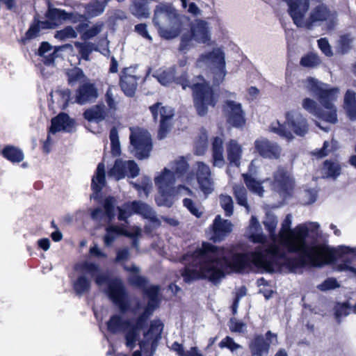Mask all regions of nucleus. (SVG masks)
<instances>
[{
	"mask_svg": "<svg viewBox=\"0 0 356 356\" xmlns=\"http://www.w3.org/2000/svg\"><path fill=\"white\" fill-rule=\"evenodd\" d=\"M292 215H286L278 233V244L266 245V236L262 233L257 218L250 219V238L261 244L249 257L238 253L234 248H218L204 243L200 249L193 254H186L184 261L191 264L181 271L186 282L200 277H207L217 282L224 277L225 273L241 271L252 261L259 268L272 273L281 266H286L291 272L305 266L321 267L339 259H348V255L356 254V250L347 246L330 249L323 245H308L307 238L318 235L320 225L317 222H307L291 229Z\"/></svg>",
	"mask_w": 356,
	"mask_h": 356,
	"instance_id": "f257e3e1",
	"label": "nucleus"
},
{
	"mask_svg": "<svg viewBox=\"0 0 356 356\" xmlns=\"http://www.w3.org/2000/svg\"><path fill=\"white\" fill-rule=\"evenodd\" d=\"M158 81L163 86L172 82L180 84L183 89L191 88L193 92L194 106L198 115H205L208 106H214L217 100L210 86L205 81L194 83L188 79L187 72L181 67H170L161 72H156L154 75Z\"/></svg>",
	"mask_w": 356,
	"mask_h": 356,
	"instance_id": "f03ea898",
	"label": "nucleus"
},
{
	"mask_svg": "<svg viewBox=\"0 0 356 356\" xmlns=\"http://www.w3.org/2000/svg\"><path fill=\"white\" fill-rule=\"evenodd\" d=\"M305 86L317 97L323 109L318 107L316 101L308 97L303 99L302 108L319 119L336 124L338 122L337 109L334 102L338 98L339 89L330 88L329 85L312 77L306 79Z\"/></svg>",
	"mask_w": 356,
	"mask_h": 356,
	"instance_id": "7ed1b4c3",
	"label": "nucleus"
},
{
	"mask_svg": "<svg viewBox=\"0 0 356 356\" xmlns=\"http://www.w3.org/2000/svg\"><path fill=\"white\" fill-rule=\"evenodd\" d=\"M83 273L90 275L95 279L96 284L102 287L106 285L104 292L109 298L119 307L120 311L124 314L129 309L136 314L142 308V304L139 299L136 298L133 305L129 307L127 301V293L122 282L118 278H111L108 273L102 272L99 266L95 264L84 262L81 265Z\"/></svg>",
	"mask_w": 356,
	"mask_h": 356,
	"instance_id": "20e7f679",
	"label": "nucleus"
},
{
	"mask_svg": "<svg viewBox=\"0 0 356 356\" xmlns=\"http://www.w3.org/2000/svg\"><path fill=\"white\" fill-rule=\"evenodd\" d=\"M188 164L181 157L172 162L168 168L163 169V172L156 177L154 182L163 195H172L175 194L191 195L193 192L188 188L179 185L175 188V184L177 180L191 183L194 181V175L188 172Z\"/></svg>",
	"mask_w": 356,
	"mask_h": 356,
	"instance_id": "39448f33",
	"label": "nucleus"
},
{
	"mask_svg": "<svg viewBox=\"0 0 356 356\" xmlns=\"http://www.w3.org/2000/svg\"><path fill=\"white\" fill-rule=\"evenodd\" d=\"M284 1L288 4L289 15L298 27L312 29L318 22L327 20L330 23V28H332L334 25L335 14L331 13L324 5L316 6L307 17L309 8V0H284Z\"/></svg>",
	"mask_w": 356,
	"mask_h": 356,
	"instance_id": "423d86ee",
	"label": "nucleus"
},
{
	"mask_svg": "<svg viewBox=\"0 0 356 356\" xmlns=\"http://www.w3.org/2000/svg\"><path fill=\"white\" fill-rule=\"evenodd\" d=\"M154 24L160 35L165 39L175 38L181 31L180 17L176 9L168 3H159L156 6Z\"/></svg>",
	"mask_w": 356,
	"mask_h": 356,
	"instance_id": "0eeeda50",
	"label": "nucleus"
},
{
	"mask_svg": "<svg viewBox=\"0 0 356 356\" xmlns=\"http://www.w3.org/2000/svg\"><path fill=\"white\" fill-rule=\"evenodd\" d=\"M107 328L113 334L124 332L125 345L130 350H133L136 346L140 331L143 327H138L137 318L133 322L130 319H124L121 316L115 314L107 322Z\"/></svg>",
	"mask_w": 356,
	"mask_h": 356,
	"instance_id": "6e6552de",
	"label": "nucleus"
},
{
	"mask_svg": "<svg viewBox=\"0 0 356 356\" xmlns=\"http://www.w3.org/2000/svg\"><path fill=\"white\" fill-rule=\"evenodd\" d=\"M197 65L201 68H209L214 74V81L218 84L222 81L225 75V54L219 49L202 54L197 60Z\"/></svg>",
	"mask_w": 356,
	"mask_h": 356,
	"instance_id": "1a4fd4ad",
	"label": "nucleus"
},
{
	"mask_svg": "<svg viewBox=\"0 0 356 356\" xmlns=\"http://www.w3.org/2000/svg\"><path fill=\"white\" fill-rule=\"evenodd\" d=\"M130 152L138 159H146L150 156L152 141L149 133L141 128H130Z\"/></svg>",
	"mask_w": 356,
	"mask_h": 356,
	"instance_id": "9d476101",
	"label": "nucleus"
},
{
	"mask_svg": "<svg viewBox=\"0 0 356 356\" xmlns=\"http://www.w3.org/2000/svg\"><path fill=\"white\" fill-rule=\"evenodd\" d=\"M163 329V324L160 320L155 319L151 321L149 330L143 333V339H139L137 341L140 350L134 351L132 356H142L141 352L148 351L149 349L154 351L158 341L161 337Z\"/></svg>",
	"mask_w": 356,
	"mask_h": 356,
	"instance_id": "9b49d317",
	"label": "nucleus"
},
{
	"mask_svg": "<svg viewBox=\"0 0 356 356\" xmlns=\"http://www.w3.org/2000/svg\"><path fill=\"white\" fill-rule=\"evenodd\" d=\"M149 110L155 120L160 115V127L158 132L159 139L164 138L172 126L171 120L174 115V111L170 107L161 106V103H156L149 107Z\"/></svg>",
	"mask_w": 356,
	"mask_h": 356,
	"instance_id": "f8f14e48",
	"label": "nucleus"
},
{
	"mask_svg": "<svg viewBox=\"0 0 356 356\" xmlns=\"http://www.w3.org/2000/svg\"><path fill=\"white\" fill-rule=\"evenodd\" d=\"M85 18L83 15L68 13L60 9L49 8L48 13H46V29L56 28L66 20L75 23L83 21Z\"/></svg>",
	"mask_w": 356,
	"mask_h": 356,
	"instance_id": "ddd939ff",
	"label": "nucleus"
},
{
	"mask_svg": "<svg viewBox=\"0 0 356 356\" xmlns=\"http://www.w3.org/2000/svg\"><path fill=\"white\" fill-rule=\"evenodd\" d=\"M139 168L134 161L117 159L113 167L108 172V176L115 180L123 179L125 176L134 178L139 175Z\"/></svg>",
	"mask_w": 356,
	"mask_h": 356,
	"instance_id": "4468645a",
	"label": "nucleus"
},
{
	"mask_svg": "<svg viewBox=\"0 0 356 356\" xmlns=\"http://www.w3.org/2000/svg\"><path fill=\"white\" fill-rule=\"evenodd\" d=\"M159 286L152 285L146 289L145 293L148 296L149 300L144 311L137 317L138 327H144L147 324V319L153 314L154 311L159 307V300L158 293Z\"/></svg>",
	"mask_w": 356,
	"mask_h": 356,
	"instance_id": "2eb2a0df",
	"label": "nucleus"
},
{
	"mask_svg": "<svg viewBox=\"0 0 356 356\" xmlns=\"http://www.w3.org/2000/svg\"><path fill=\"white\" fill-rule=\"evenodd\" d=\"M276 334L268 331L265 337L261 334H257L250 340L248 347L251 356H267L269 352L271 338H275Z\"/></svg>",
	"mask_w": 356,
	"mask_h": 356,
	"instance_id": "dca6fc26",
	"label": "nucleus"
},
{
	"mask_svg": "<svg viewBox=\"0 0 356 356\" xmlns=\"http://www.w3.org/2000/svg\"><path fill=\"white\" fill-rule=\"evenodd\" d=\"M115 200L109 197L104 201V209H90L91 218L99 223H110L115 217Z\"/></svg>",
	"mask_w": 356,
	"mask_h": 356,
	"instance_id": "f3484780",
	"label": "nucleus"
},
{
	"mask_svg": "<svg viewBox=\"0 0 356 356\" xmlns=\"http://www.w3.org/2000/svg\"><path fill=\"white\" fill-rule=\"evenodd\" d=\"M196 179L200 188L205 194H211L214 190V179L211 169L203 162L197 163Z\"/></svg>",
	"mask_w": 356,
	"mask_h": 356,
	"instance_id": "a211bd4d",
	"label": "nucleus"
},
{
	"mask_svg": "<svg viewBox=\"0 0 356 356\" xmlns=\"http://www.w3.org/2000/svg\"><path fill=\"white\" fill-rule=\"evenodd\" d=\"M224 110L229 124L236 128H241L245 125V120L241 104L227 100Z\"/></svg>",
	"mask_w": 356,
	"mask_h": 356,
	"instance_id": "6ab92c4d",
	"label": "nucleus"
},
{
	"mask_svg": "<svg viewBox=\"0 0 356 356\" xmlns=\"http://www.w3.org/2000/svg\"><path fill=\"white\" fill-rule=\"evenodd\" d=\"M255 149L259 155L267 159H278L282 149L275 143L265 138H259L254 141Z\"/></svg>",
	"mask_w": 356,
	"mask_h": 356,
	"instance_id": "aec40b11",
	"label": "nucleus"
},
{
	"mask_svg": "<svg viewBox=\"0 0 356 356\" xmlns=\"http://www.w3.org/2000/svg\"><path fill=\"white\" fill-rule=\"evenodd\" d=\"M299 136H304L309 131L307 120L298 112L291 111L286 113V122Z\"/></svg>",
	"mask_w": 356,
	"mask_h": 356,
	"instance_id": "412c9836",
	"label": "nucleus"
},
{
	"mask_svg": "<svg viewBox=\"0 0 356 356\" xmlns=\"http://www.w3.org/2000/svg\"><path fill=\"white\" fill-rule=\"evenodd\" d=\"M274 186L280 193H289L293 188V180L289 172L280 167L274 173Z\"/></svg>",
	"mask_w": 356,
	"mask_h": 356,
	"instance_id": "4be33fe9",
	"label": "nucleus"
},
{
	"mask_svg": "<svg viewBox=\"0 0 356 356\" xmlns=\"http://www.w3.org/2000/svg\"><path fill=\"white\" fill-rule=\"evenodd\" d=\"M131 68H125L120 76V85L122 90L128 97L134 95L137 88V78L132 74Z\"/></svg>",
	"mask_w": 356,
	"mask_h": 356,
	"instance_id": "5701e85b",
	"label": "nucleus"
},
{
	"mask_svg": "<svg viewBox=\"0 0 356 356\" xmlns=\"http://www.w3.org/2000/svg\"><path fill=\"white\" fill-rule=\"evenodd\" d=\"M98 97V91L93 83H85L77 90L76 102L85 104L95 101Z\"/></svg>",
	"mask_w": 356,
	"mask_h": 356,
	"instance_id": "b1692460",
	"label": "nucleus"
},
{
	"mask_svg": "<svg viewBox=\"0 0 356 356\" xmlns=\"http://www.w3.org/2000/svg\"><path fill=\"white\" fill-rule=\"evenodd\" d=\"M212 227L213 232L212 238L215 241H220L231 232L232 225L229 220H224L218 215L216 217Z\"/></svg>",
	"mask_w": 356,
	"mask_h": 356,
	"instance_id": "393cba45",
	"label": "nucleus"
},
{
	"mask_svg": "<svg viewBox=\"0 0 356 356\" xmlns=\"http://www.w3.org/2000/svg\"><path fill=\"white\" fill-rule=\"evenodd\" d=\"M128 208L134 213L140 214L145 218L149 219L151 222L159 224L156 212L148 204L140 201H134L128 206Z\"/></svg>",
	"mask_w": 356,
	"mask_h": 356,
	"instance_id": "a878e982",
	"label": "nucleus"
},
{
	"mask_svg": "<svg viewBox=\"0 0 356 356\" xmlns=\"http://www.w3.org/2000/svg\"><path fill=\"white\" fill-rule=\"evenodd\" d=\"M74 127V122L70 119L65 113H60L51 121L50 133L55 134L57 131H64L70 132Z\"/></svg>",
	"mask_w": 356,
	"mask_h": 356,
	"instance_id": "bb28decb",
	"label": "nucleus"
},
{
	"mask_svg": "<svg viewBox=\"0 0 356 356\" xmlns=\"http://www.w3.org/2000/svg\"><path fill=\"white\" fill-rule=\"evenodd\" d=\"M191 31L193 39L197 42L206 43L210 40L208 24L204 20H196Z\"/></svg>",
	"mask_w": 356,
	"mask_h": 356,
	"instance_id": "cd10ccee",
	"label": "nucleus"
},
{
	"mask_svg": "<svg viewBox=\"0 0 356 356\" xmlns=\"http://www.w3.org/2000/svg\"><path fill=\"white\" fill-rule=\"evenodd\" d=\"M227 157L229 164L238 167L241 163V159L243 153V149L240 144L234 140H231L227 144Z\"/></svg>",
	"mask_w": 356,
	"mask_h": 356,
	"instance_id": "c85d7f7f",
	"label": "nucleus"
},
{
	"mask_svg": "<svg viewBox=\"0 0 356 356\" xmlns=\"http://www.w3.org/2000/svg\"><path fill=\"white\" fill-rule=\"evenodd\" d=\"M223 140L220 137H215L212 143L213 165L215 167L222 168L225 164L224 158Z\"/></svg>",
	"mask_w": 356,
	"mask_h": 356,
	"instance_id": "c756f323",
	"label": "nucleus"
},
{
	"mask_svg": "<svg viewBox=\"0 0 356 356\" xmlns=\"http://www.w3.org/2000/svg\"><path fill=\"white\" fill-rule=\"evenodd\" d=\"M51 104H56L58 108L65 109L70 99V90L67 88H58L50 93Z\"/></svg>",
	"mask_w": 356,
	"mask_h": 356,
	"instance_id": "7c9ffc66",
	"label": "nucleus"
},
{
	"mask_svg": "<svg viewBox=\"0 0 356 356\" xmlns=\"http://www.w3.org/2000/svg\"><path fill=\"white\" fill-rule=\"evenodd\" d=\"M107 109L104 104H99L87 109L84 113V118L88 121L101 122L107 116Z\"/></svg>",
	"mask_w": 356,
	"mask_h": 356,
	"instance_id": "2f4dec72",
	"label": "nucleus"
},
{
	"mask_svg": "<svg viewBox=\"0 0 356 356\" xmlns=\"http://www.w3.org/2000/svg\"><path fill=\"white\" fill-rule=\"evenodd\" d=\"M277 217L270 213H266L265 220H264L263 223L266 229V230L268 232L270 238L271 240L270 243H267L266 240L264 241V243L266 245H273V244H278V234L275 233V229L277 225Z\"/></svg>",
	"mask_w": 356,
	"mask_h": 356,
	"instance_id": "473e14b6",
	"label": "nucleus"
},
{
	"mask_svg": "<svg viewBox=\"0 0 356 356\" xmlns=\"http://www.w3.org/2000/svg\"><path fill=\"white\" fill-rule=\"evenodd\" d=\"M344 109L350 120H356V93L347 90L344 97Z\"/></svg>",
	"mask_w": 356,
	"mask_h": 356,
	"instance_id": "72a5a7b5",
	"label": "nucleus"
},
{
	"mask_svg": "<svg viewBox=\"0 0 356 356\" xmlns=\"http://www.w3.org/2000/svg\"><path fill=\"white\" fill-rule=\"evenodd\" d=\"M105 184V166L103 163H99L97 165L96 174L92 179V188L95 193L101 191Z\"/></svg>",
	"mask_w": 356,
	"mask_h": 356,
	"instance_id": "f704fd0d",
	"label": "nucleus"
},
{
	"mask_svg": "<svg viewBox=\"0 0 356 356\" xmlns=\"http://www.w3.org/2000/svg\"><path fill=\"white\" fill-rule=\"evenodd\" d=\"M106 7L105 1L93 0L85 6L86 15L88 17H95L102 15Z\"/></svg>",
	"mask_w": 356,
	"mask_h": 356,
	"instance_id": "c9c22d12",
	"label": "nucleus"
},
{
	"mask_svg": "<svg viewBox=\"0 0 356 356\" xmlns=\"http://www.w3.org/2000/svg\"><path fill=\"white\" fill-rule=\"evenodd\" d=\"M1 154L3 157L13 163H19L24 157L21 149L12 145L6 146Z\"/></svg>",
	"mask_w": 356,
	"mask_h": 356,
	"instance_id": "e433bc0d",
	"label": "nucleus"
},
{
	"mask_svg": "<svg viewBox=\"0 0 356 356\" xmlns=\"http://www.w3.org/2000/svg\"><path fill=\"white\" fill-rule=\"evenodd\" d=\"M106 232V233L104 236V242L106 246L111 245L119 236L127 235L122 228L115 225L108 226Z\"/></svg>",
	"mask_w": 356,
	"mask_h": 356,
	"instance_id": "4c0bfd02",
	"label": "nucleus"
},
{
	"mask_svg": "<svg viewBox=\"0 0 356 356\" xmlns=\"http://www.w3.org/2000/svg\"><path fill=\"white\" fill-rule=\"evenodd\" d=\"M131 13L138 18H147L149 16V9L146 3L134 1L130 7Z\"/></svg>",
	"mask_w": 356,
	"mask_h": 356,
	"instance_id": "58836bf2",
	"label": "nucleus"
},
{
	"mask_svg": "<svg viewBox=\"0 0 356 356\" xmlns=\"http://www.w3.org/2000/svg\"><path fill=\"white\" fill-rule=\"evenodd\" d=\"M234 196L238 204L243 206L247 211H250V207L247 200V191L242 185H234L233 187Z\"/></svg>",
	"mask_w": 356,
	"mask_h": 356,
	"instance_id": "ea45409f",
	"label": "nucleus"
},
{
	"mask_svg": "<svg viewBox=\"0 0 356 356\" xmlns=\"http://www.w3.org/2000/svg\"><path fill=\"white\" fill-rule=\"evenodd\" d=\"M270 131L279 135L280 137L291 140L293 138L292 133L286 130L284 124H281L278 121L273 122L270 127Z\"/></svg>",
	"mask_w": 356,
	"mask_h": 356,
	"instance_id": "a19ab883",
	"label": "nucleus"
},
{
	"mask_svg": "<svg viewBox=\"0 0 356 356\" xmlns=\"http://www.w3.org/2000/svg\"><path fill=\"white\" fill-rule=\"evenodd\" d=\"M115 91V87L109 86L105 95V101L111 111H115L118 104V95Z\"/></svg>",
	"mask_w": 356,
	"mask_h": 356,
	"instance_id": "79ce46f5",
	"label": "nucleus"
},
{
	"mask_svg": "<svg viewBox=\"0 0 356 356\" xmlns=\"http://www.w3.org/2000/svg\"><path fill=\"white\" fill-rule=\"evenodd\" d=\"M323 170L327 177L335 179L340 175L341 168L338 163L325 161L324 162Z\"/></svg>",
	"mask_w": 356,
	"mask_h": 356,
	"instance_id": "37998d69",
	"label": "nucleus"
},
{
	"mask_svg": "<svg viewBox=\"0 0 356 356\" xmlns=\"http://www.w3.org/2000/svg\"><path fill=\"white\" fill-rule=\"evenodd\" d=\"M90 288V281L84 275L79 276L74 284V289L77 294L88 292Z\"/></svg>",
	"mask_w": 356,
	"mask_h": 356,
	"instance_id": "c03bdc74",
	"label": "nucleus"
},
{
	"mask_svg": "<svg viewBox=\"0 0 356 356\" xmlns=\"http://www.w3.org/2000/svg\"><path fill=\"white\" fill-rule=\"evenodd\" d=\"M109 138L111 143L112 154L115 156H118L120 153V143L118 132L115 127H113L111 129Z\"/></svg>",
	"mask_w": 356,
	"mask_h": 356,
	"instance_id": "a18cd8bd",
	"label": "nucleus"
},
{
	"mask_svg": "<svg viewBox=\"0 0 356 356\" xmlns=\"http://www.w3.org/2000/svg\"><path fill=\"white\" fill-rule=\"evenodd\" d=\"M244 181L247 187L253 193L259 195V196L263 195L264 189L261 185V183L255 180L254 178L248 175H243Z\"/></svg>",
	"mask_w": 356,
	"mask_h": 356,
	"instance_id": "49530a36",
	"label": "nucleus"
},
{
	"mask_svg": "<svg viewBox=\"0 0 356 356\" xmlns=\"http://www.w3.org/2000/svg\"><path fill=\"white\" fill-rule=\"evenodd\" d=\"M40 24H43L42 22L35 20L34 22L31 25L29 30L26 31L25 36L22 38L23 43H26L27 40L36 38L40 30Z\"/></svg>",
	"mask_w": 356,
	"mask_h": 356,
	"instance_id": "de8ad7c7",
	"label": "nucleus"
},
{
	"mask_svg": "<svg viewBox=\"0 0 356 356\" xmlns=\"http://www.w3.org/2000/svg\"><path fill=\"white\" fill-rule=\"evenodd\" d=\"M222 208L225 212L227 216H231L233 214L234 203L232 198L227 195H221L219 197Z\"/></svg>",
	"mask_w": 356,
	"mask_h": 356,
	"instance_id": "09e8293b",
	"label": "nucleus"
},
{
	"mask_svg": "<svg viewBox=\"0 0 356 356\" xmlns=\"http://www.w3.org/2000/svg\"><path fill=\"white\" fill-rule=\"evenodd\" d=\"M321 59L317 54H309L300 60V65L307 67H315L319 65Z\"/></svg>",
	"mask_w": 356,
	"mask_h": 356,
	"instance_id": "8fccbe9b",
	"label": "nucleus"
},
{
	"mask_svg": "<svg viewBox=\"0 0 356 356\" xmlns=\"http://www.w3.org/2000/svg\"><path fill=\"white\" fill-rule=\"evenodd\" d=\"M76 36L77 33L72 26H67L63 30L56 31L55 33V38L60 40L75 38Z\"/></svg>",
	"mask_w": 356,
	"mask_h": 356,
	"instance_id": "3c124183",
	"label": "nucleus"
},
{
	"mask_svg": "<svg viewBox=\"0 0 356 356\" xmlns=\"http://www.w3.org/2000/svg\"><path fill=\"white\" fill-rule=\"evenodd\" d=\"M44 41L40 43L38 52L33 57V61L35 63V67L39 69L40 73L43 74L42 64L44 63Z\"/></svg>",
	"mask_w": 356,
	"mask_h": 356,
	"instance_id": "603ef678",
	"label": "nucleus"
},
{
	"mask_svg": "<svg viewBox=\"0 0 356 356\" xmlns=\"http://www.w3.org/2000/svg\"><path fill=\"white\" fill-rule=\"evenodd\" d=\"M129 282L134 286H138L143 289L144 293L146 292V289L150 287L152 285H149L147 280L143 276L137 274H132L129 277Z\"/></svg>",
	"mask_w": 356,
	"mask_h": 356,
	"instance_id": "864d4df0",
	"label": "nucleus"
},
{
	"mask_svg": "<svg viewBox=\"0 0 356 356\" xmlns=\"http://www.w3.org/2000/svg\"><path fill=\"white\" fill-rule=\"evenodd\" d=\"M353 38L350 35H341L339 40V49L342 54L347 53L352 48Z\"/></svg>",
	"mask_w": 356,
	"mask_h": 356,
	"instance_id": "5fc2aeb1",
	"label": "nucleus"
},
{
	"mask_svg": "<svg viewBox=\"0 0 356 356\" xmlns=\"http://www.w3.org/2000/svg\"><path fill=\"white\" fill-rule=\"evenodd\" d=\"M104 24L102 22H98L92 26L91 28L87 29L83 34L82 38L84 40L90 39L97 35H98L103 29Z\"/></svg>",
	"mask_w": 356,
	"mask_h": 356,
	"instance_id": "6e6d98bb",
	"label": "nucleus"
},
{
	"mask_svg": "<svg viewBox=\"0 0 356 356\" xmlns=\"http://www.w3.org/2000/svg\"><path fill=\"white\" fill-rule=\"evenodd\" d=\"M75 46L79 49V54L82 58L88 60L90 53L92 51L94 44L92 43L76 42Z\"/></svg>",
	"mask_w": 356,
	"mask_h": 356,
	"instance_id": "4d7b16f0",
	"label": "nucleus"
},
{
	"mask_svg": "<svg viewBox=\"0 0 356 356\" xmlns=\"http://www.w3.org/2000/svg\"><path fill=\"white\" fill-rule=\"evenodd\" d=\"M184 206L186 207L191 213H193L196 217H200L202 214V211H200V207L194 202L192 200L189 198H185L183 200Z\"/></svg>",
	"mask_w": 356,
	"mask_h": 356,
	"instance_id": "13d9d810",
	"label": "nucleus"
},
{
	"mask_svg": "<svg viewBox=\"0 0 356 356\" xmlns=\"http://www.w3.org/2000/svg\"><path fill=\"white\" fill-rule=\"evenodd\" d=\"M219 346L221 348H227L229 349L232 352H234L239 348H241V346L235 343L234 339L229 337H226L224 339H222L220 342Z\"/></svg>",
	"mask_w": 356,
	"mask_h": 356,
	"instance_id": "bf43d9fd",
	"label": "nucleus"
},
{
	"mask_svg": "<svg viewBox=\"0 0 356 356\" xmlns=\"http://www.w3.org/2000/svg\"><path fill=\"white\" fill-rule=\"evenodd\" d=\"M317 197V192L314 189L305 190L302 193V202L305 204L314 203Z\"/></svg>",
	"mask_w": 356,
	"mask_h": 356,
	"instance_id": "052dcab7",
	"label": "nucleus"
},
{
	"mask_svg": "<svg viewBox=\"0 0 356 356\" xmlns=\"http://www.w3.org/2000/svg\"><path fill=\"white\" fill-rule=\"evenodd\" d=\"M338 287H339V284L334 278H328L317 286L319 290L323 291L334 289Z\"/></svg>",
	"mask_w": 356,
	"mask_h": 356,
	"instance_id": "680f3d73",
	"label": "nucleus"
},
{
	"mask_svg": "<svg viewBox=\"0 0 356 356\" xmlns=\"http://www.w3.org/2000/svg\"><path fill=\"white\" fill-rule=\"evenodd\" d=\"M67 75L69 83L72 85L79 81L84 76L83 72L80 69H74L70 71Z\"/></svg>",
	"mask_w": 356,
	"mask_h": 356,
	"instance_id": "e2e57ef3",
	"label": "nucleus"
},
{
	"mask_svg": "<svg viewBox=\"0 0 356 356\" xmlns=\"http://www.w3.org/2000/svg\"><path fill=\"white\" fill-rule=\"evenodd\" d=\"M229 326L230 330L234 332H243L246 327L245 323L238 321L236 318H232L229 321Z\"/></svg>",
	"mask_w": 356,
	"mask_h": 356,
	"instance_id": "0e129e2a",
	"label": "nucleus"
},
{
	"mask_svg": "<svg viewBox=\"0 0 356 356\" xmlns=\"http://www.w3.org/2000/svg\"><path fill=\"white\" fill-rule=\"evenodd\" d=\"M207 147V136L206 134H202L199 141L195 144V152L198 155L203 154Z\"/></svg>",
	"mask_w": 356,
	"mask_h": 356,
	"instance_id": "69168bd1",
	"label": "nucleus"
},
{
	"mask_svg": "<svg viewBox=\"0 0 356 356\" xmlns=\"http://www.w3.org/2000/svg\"><path fill=\"white\" fill-rule=\"evenodd\" d=\"M130 252L127 248H123L118 250L115 258V262H124L129 260Z\"/></svg>",
	"mask_w": 356,
	"mask_h": 356,
	"instance_id": "338daca9",
	"label": "nucleus"
},
{
	"mask_svg": "<svg viewBox=\"0 0 356 356\" xmlns=\"http://www.w3.org/2000/svg\"><path fill=\"white\" fill-rule=\"evenodd\" d=\"M191 47V35L189 33L182 35L179 49L182 51H188Z\"/></svg>",
	"mask_w": 356,
	"mask_h": 356,
	"instance_id": "774afa93",
	"label": "nucleus"
}]
</instances>
